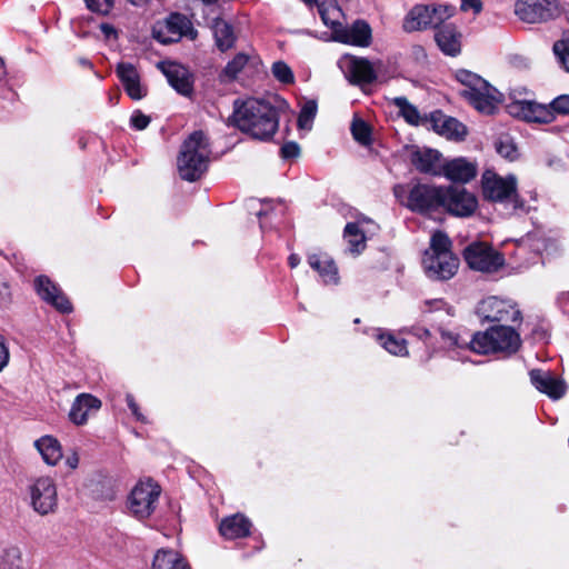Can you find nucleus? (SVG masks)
Returning a JSON list of instances; mask_svg holds the SVG:
<instances>
[{
    "instance_id": "f257e3e1",
    "label": "nucleus",
    "mask_w": 569,
    "mask_h": 569,
    "mask_svg": "<svg viewBox=\"0 0 569 569\" xmlns=\"http://www.w3.org/2000/svg\"><path fill=\"white\" fill-rule=\"evenodd\" d=\"M232 126L252 139L269 141L279 128V111L264 99H237L230 117Z\"/></svg>"
},
{
    "instance_id": "f03ea898",
    "label": "nucleus",
    "mask_w": 569,
    "mask_h": 569,
    "mask_svg": "<svg viewBox=\"0 0 569 569\" xmlns=\"http://www.w3.org/2000/svg\"><path fill=\"white\" fill-rule=\"evenodd\" d=\"M445 186L416 180L410 183H397L392 193L397 202L413 213L431 216L441 212Z\"/></svg>"
},
{
    "instance_id": "7ed1b4c3",
    "label": "nucleus",
    "mask_w": 569,
    "mask_h": 569,
    "mask_svg": "<svg viewBox=\"0 0 569 569\" xmlns=\"http://www.w3.org/2000/svg\"><path fill=\"white\" fill-rule=\"evenodd\" d=\"M210 143L202 130L190 133L182 142L177 157L179 177L188 182L200 180L209 169Z\"/></svg>"
},
{
    "instance_id": "20e7f679",
    "label": "nucleus",
    "mask_w": 569,
    "mask_h": 569,
    "mask_svg": "<svg viewBox=\"0 0 569 569\" xmlns=\"http://www.w3.org/2000/svg\"><path fill=\"white\" fill-rule=\"evenodd\" d=\"M511 325H490L483 331H476L470 339L471 351L486 356L502 353L508 357L517 353L522 340Z\"/></svg>"
},
{
    "instance_id": "39448f33",
    "label": "nucleus",
    "mask_w": 569,
    "mask_h": 569,
    "mask_svg": "<svg viewBox=\"0 0 569 569\" xmlns=\"http://www.w3.org/2000/svg\"><path fill=\"white\" fill-rule=\"evenodd\" d=\"M481 190L487 201L500 203L511 201L516 209L523 207L513 174L503 178L491 170H486L481 178Z\"/></svg>"
},
{
    "instance_id": "423d86ee",
    "label": "nucleus",
    "mask_w": 569,
    "mask_h": 569,
    "mask_svg": "<svg viewBox=\"0 0 569 569\" xmlns=\"http://www.w3.org/2000/svg\"><path fill=\"white\" fill-rule=\"evenodd\" d=\"M481 325L520 323L522 313L508 300L490 296L480 300L475 310Z\"/></svg>"
},
{
    "instance_id": "0eeeda50",
    "label": "nucleus",
    "mask_w": 569,
    "mask_h": 569,
    "mask_svg": "<svg viewBox=\"0 0 569 569\" xmlns=\"http://www.w3.org/2000/svg\"><path fill=\"white\" fill-rule=\"evenodd\" d=\"M462 258L471 270L485 273L497 272L506 262L501 252L483 241L469 243L462 251Z\"/></svg>"
},
{
    "instance_id": "6e6552de",
    "label": "nucleus",
    "mask_w": 569,
    "mask_h": 569,
    "mask_svg": "<svg viewBox=\"0 0 569 569\" xmlns=\"http://www.w3.org/2000/svg\"><path fill=\"white\" fill-rule=\"evenodd\" d=\"M161 487L153 479L139 481L128 498V508L138 519H148L156 510Z\"/></svg>"
},
{
    "instance_id": "1a4fd4ad",
    "label": "nucleus",
    "mask_w": 569,
    "mask_h": 569,
    "mask_svg": "<svg viewBox=\"0 0 569 569\" xmlns=\"http://www.w3.org/2000/svg\"><path fill=\"white\" fill-rule=\"evenodd\" d=\"M443 198L441 212H446L452 217H470L478 208L477 197L472 192H469L463 186H445Z\"/></svg>"
},
{
    "instance_id": "9d476101",
    "label": "nucleus",
    "mask_w": 569,
    "mask_h": 569,
    "mask_svg": "<svg viewBox=\"0 0 569 569\" xmlns=\"http://www.w3.org/2000/svg\"><path fill=\"white\" fill-rule=\"evenodd\" d=\"M515 13L527 23H540L559 16L557 0H517Z\"/></svg>"
},
{
    "instance_id": "9b49d317",
    "label": "nucleus",
    "mask_w": 569,
    "mask_h": 569,
    "mask_svg": "<svg viewBox=\"0 0 569 569\" xmlns=\"http://www.w3.org/2000/svg\"><path fill=\"white\" fill-rule=\"evenodd\" d=\"M33 290L47 305L63 315L71 313L73 306L57 282L47 274H39L33 279Z\"/></svg>"
},
{
    "instance_id": "f8f14e48",
    "label": "nucleus",
    "mask_w": 569,
    "mask_h": 569,
    "mask_svg": "<svg viewBox=\"0 0 569 569\" xmlns=\"http://www.w3.org/2000/svg\"><path fill=\"white\" fill-rule=\"evenodd\" d=\"M31 506L41 516L54 512L58 506L57 487L52 478L40 477L30 486Z\"/></svg>"
},
{
    "instance_id": "ddd939ff",
    "label": "nucleus",
    "mask_w": 569,
    "mask_h": 569,
    "mask_svg": "<svg viewBox=\"0 0 569 569\" xmlns=\"http://www.w3.org/2000/svg\"><path fill=\"white\" fill-rule=\"evenodd\" d=\"M333 39L340 43L367 48L372 42V29L363 19H357L349 27L331 24Z\"/></svg>"
},
{
    "instance_id": "4468645a",
    "label": "nucleus",
    "mask_w": 569,
    "mask_h": 569,
    "mask_svg": "<svg viewBox=\"0 0 569 569\" xmlns=\"http://www.w3.org/2000/svg\"><path fill=\"white\" fill-rule=\"evenodd\" d=\"M510 116L527 122L550 123L555 120L551 107L535 101H512L507 106Z\"/></svg>"
},
{
    "instance_id": "2eb2a0df",
    "label": "nucleus",
    "mask_w": 569,
    "mask_h": 569,
    "mask_svg": "<svg viewBox=\"0 0 569 569\" xmlns=\"http://www.w3.org/2000/svg\"><path fill=\"white\" fill-rule=\"evenodd\" d=\"M164 29L170 34L169 37L164 36L162 29H153L154 39L162 44L177 42L181 37L188 36L189 32L192 39L197 36V31L192 28L189 19L179 12H172L169 14L166 19Z\"/></svg>"
},
{
    "instance_id": "dca6fc26",
    "label": "nucleus",
    "mask_w": 569,
    "mask_h": 569,
    "mask_svg": "<svg viewBox=\"0 0 569 569\" xmlns=\"http://www.w3.org/2000/svg\"><path fill=\"white\" fill-rule=\"evenodd\" d=\"M426 120L430 122L435 132L450 140L462 141L468 134L467 127L458 119L447 116L437 109L430 112Z\"/></svg>"
},
{
    "instance_id": "f3484780",
    "label": "nucleus",
    "mask_w": 569,
    "mask_h": 569,
    "mask_svg": "<svg viewBox=\"0 0 569 569\" xmlns=\"http://www.w3.org/2000/svg\"><path fill=\"white\" fill-rule=\"evenodd\" d=\"M159 68L166 76L169 84L181 96L191 97L194 91L192 73L177 62H161Z\"/></svg>"
},
{
    "instance_id": "a211bd4d",
    "label": "nucleus",
    "mask_w": 569,
    "mask_h": 569,
    "mask_svg": "<svg viewBox=\"0 0 569 569\" xmlns=\"http://www.w3.org/2000/svg\"><path fill=\"white\" fill-rule=\"evenodd\" d=\"M459 258L452 254L423 257L422 263L427 276L432 280H449L458 271Z\"/></svg>"
},
{
    "instance_id": "6ab92c4d",
    "label": "nucleus",
    "mask_w": 569,
    "mask_h": 569,
    "mask_svg": "<svg viewBox=\"0 0 569 569\" xmlns=\"http://www.w3.org/2000/svg\"><path fill=\"white\" fill-rule=\"evenodd\" d=\"M345 60L347 61L346 77L351 84H372L377 80L373 64L367 58L347 54Z\"/></svg>"
},
{
    "instance_id": "aec40b11",
    "label": "nucleus",
    "mask_w": 569,
    "mask_h": 569,
    "mask_svg": "<svg viewBox=\"0 0 569 569\" xmlns=\"http://www.w3.org/2000/svg\"><path fill=\"white\" fill-rule=\"evenodd\" d=\"M116 74L130 99L137 101L147 96L148 89L141 84L140 74L132 63L119 62L116 67Z\"/></svg>"
},
{
    "instance_id": "412c9836",
    "label": "nucleus",
    "mask_w": 569,
    "mask_h": 569,
    "mask_svg": "<svg viewBox=\"0 0 569 569\" xmlns=\"http://www.w3.org/2000/svg\"><path fill=\"white\" fill-rule=\"evenodd\" d=\"M529 376L535 388L553 400L562 398L567 391L565 381L556 378L550 371L532 369Z\"/></svg>"
},
{
    "instance_id": "4be33fe9",
    "label": "nucleus",
    "mask_w": 569,
    "mask_h": 569,
    "mask_svg": "<svg viewBox=\"0 0 569 569\" xmlns=\"http://www.w3.org/2000/svg\"><path fill=\"white\" fill-rule=\"evenodd\" d=\"M462 34L457 26L449 22L436 26L435 41L440 51L449 57H457L461 52Z\"/></svg>"
},
{
    "instance_id": "5701e85b",
    "label": "nucleus",
    "mask_w": 569,
    "mask_h": 569,
    "mask_svg": "<svg viewBox=\"0 0 569 569\" xmlns=\"http://www.w3.org/2000/svg\"><path fill=\"white\" fill-rule=\"evenodd\" d=\"M102 406L101 400L91 393H80L73 400L69 419L76 426H83L88 422L90 415L96 413Z\"/></svg>"
},
{
    "instance_id": "b1692460",
    "label": "nucleus",
    "mask_w": 569,
    "mask_h": 569,
    "mask_svg": "<svg viewBox=\"0 0 569 569\" xmlns=\"http://www.w3.org/2000/svg\"><path fill=\"white\" fill-rule=\"evenodd\" d=\"M502 93L489 83L488 88L478 89L472 93L470 92L469 96L465 94L463 99L477 111L493 114L498 104L502 102Z\"/></svg>"
},
{
    "instance_id": "393cba45",
    "label": "nucleus",
    "mask_w": 569,
    "mask_h": 569,
    "mask_svg": "<svg viewBox=\"0 0 569 569\" xmlns=\"http://www.w3.org/2000/svg\"><path fill=\"white\" fill-rule=\"evenodd\" d=\"M252 522L243 513L224 517L219 523L220 535L228 540L242 539L251 535Z\"/></svg>"
},
{
    "instance_id": "a878e982",
    "label": "nucleus",
    "mask_w": 569,
    "mask_h": 569,
    "mask_svg": "<svg viewBox=\"0 0 569 569\" xmlns=\"http://www.w3.org/2000/svg\"><path fill=\"white\" fill-rule=\"evenodd\" d=\"M441 153L438 150L430 148H416L410 153V163L421 173L440 176L442 167L439 162Z\"/></svg>"
},
{
    "instance_id": "bb28decb",
    "label": "nucleus",
    "mask_w": 569,
    "mask_h": 569,
    "mask_svg": "<svg viewBox=\"0 0 569 569\" xmlns=\"http://www.w3.org/2000/svg\"><path fill=\"white\" fill-rule=\"evenodd\" d=\"M441 174L452 182L467 183L477 176V167L465 158H457L442 166Z\"/></svg>"
},
{
    "instance_id": "cd10ccee",
    "label": "nucleus",
    "mask_w": 569,
    "mask_h": 569,
    "mask_svg": "<svg viewBox=\"0 0 569 569\" xmlns=\"http://www.w3.org/2000/svg\"><path fill=\"white\" fill-rule=\"evenodd\" d=\"M311 269L318 272L326 283H338V267L327 252H312L307 256Z\"/></svg>"
},
{
    "instance_id": "c85d7f7f",
    "label": "nucleus",
    "mask_w": 569,
    "mask_h": 569,
    "mask_svg": "<svg viewBox=\"0 0 569 569\" xmlns=\"http://www.w3.org/2000/svg\"><path fill=\"white\" fill-rule=\"evenodd\" d=\"M436 26H438V22L433 19L429 4L415 6L403 21V29L407 32L426 30L428 28L436 29Z\"/></svg>"
},
{
    "instance_id": "c756f323",
    "label": "nucleus",
    "mask_w": 569,
    "mask_h": 569,
    "mask_svg": "<svg viewBox=\"0 0 569 569\" xmlns=\"http://www.w3.org/2000/svg\"><path fill=\"white\" fill-rule=\"evenodd\" d=\"M211 30L214 44L219 51L227 52L234 48L238 36L230 22L217 17L212 20Z\"/></svg>"
},
{
    "instance_id": "7c9ffc66",
    "label": "nucleus",
    "mask_w": 569,
    "mask_h": 569,
    "mask_svg": "<svg viewBox=\"0 0 569 569\" xmlns=\"http://www.w3.org/2000/svg\"><path fill=\"white\" fill-rule=\"evenodd\" d=\"M151 569H192L187 558L180 552L161 548L153 556Z\"/></svg>"
},
{
    "instance_id": "2f4dec72",
    "label": "nucleus",
    "mask_w": 569,
    "mask_h": 569,
    "mask_svg": "<svg viewBox=\"0 0 569 569\" xmlns=\"http://www.w3.org/2000/svg\"><path fill=\"white\" fill-rule=\"evenodd\" d=\"M43 461L49 466H56L62 458V449L57 438L43 436L34 442Z\"/></svg>"
},
{
    "instance_id": "473e14b6",
    "label": "nucleus",
    "mask_w": 569,
    "mask_h": 569,
    "mask_svg": "<svg viewBox=\"0 0 569 569\" xmlns=\"http://www.w3.org/2000/svg\"><path fill=\"white\" fill-rule=\"evenodd\" d=\"M249 60L250 57L247 53L238 52L219 72V82L223 84L234 82L248 64Z\"/></svg>"
},
{
    "instance_id": "72a5a7b5",
    "label": "nucleus",
    "mask_w": 569,
    "mask_h": 569,
    "mask_svg": "<svg viewBox=\"0 0 569 569\" xmlns=\"http://www.w3.org/2000/svg\"><path fill=\"white\" fill-rule=\"evenodd\" d=\"M452 241L442 230H436L430 238V247L425 251L423 257H439L452 254Z\"/></svg>"
},
{
    "instance_id": "f704fd0d",
    "label": "nucleus",
    "mask_w": 569,
    "mask_h": 569,
    "mask_svg": "<svg viewBox=\"0 0 569 569\" xmlns=\"http://www.w3.org/2000/svg\"><path fill=\"white\" fill-rule=\"evenodd\" d=\"M343 236L348 241L350 252L359 254L366 249L367 238L357 222H348L345 227Z\"/></svg>"
},
{
    "instance_id": "c9c22d12",
    "label": "nucleus",
    "mask_w": 569,
    "mask_h": 569,
    "mask_svg": "<svg viewBox=\"0 0 569 569\" xmlns=\"http://www.w3.org/2000/svg\"><path fill=\"white\" fill-rule=\"evenodd\" d=\"M456 78L461 84L466 87V89L460 91L461 98H465V94L469 96L470 92L472 93L478 89L489 87V82L487 80L469 70H459L456 74Z\"/></svg>"
},
{
    "instance_id": "e433bc0d",
    "label": "nucleus",
    "mask_w": 569,
    "mask_h": 569,
    "mask_svg": "<svg viewBox=\"0 0 569 569\" xmlns=\"http://www.w3.org/2000/svg\"><path fill=\"white\" fill-rule=\"evenodd\" d=\"M350 132L355 141L363 147H370L373 142L372 126L359 117H353Z\"/></svg>"
},
{
    "instance_id": "4c0bfd02",
    "label": "nucleus",
    "mask_w": 569,
    "mask_h": 569,
    "mask_svg": "<svg viewBox=\"0 0 569 569\" xmlns=\"http://www.w3.org/2000/svg\"><path fill=\"white\" fill-rule=\"evenodd\" d=\"M393 104L399 109V114L405 121L411 126H419L420 123L428 122L426 118H421L416 106L410 103L406 97H396Z\"/></svg>"
},
{
    "instance_id": "58836bf2",
    "label": "nucleus",
    "mask_w": 569,
    "mask_h": 569,
    "mask_svg": "<svg viewBox=\"0 0 569 569\" xmlns=\"http://www.w3.org/2000/svg\"><path fill=\"white\" fill-rule=\"evenodd\" d=\"M380 345L393 356H407V341L402 338H397L392 333H380L378 335Z\"/></svg>"
},
{
    "instance_id": "ea45409f",
    "label": "nucleus",
    "mask_w": 569,
    "mask_h": 569,
    "mask_svg": "<svg viewBox=\"0 0 569 569\" xmlns=\"http://www.w3.org/2000/svg\"><path fill=\"white\" fill-rule=\"evenodd\" d=\"M0 569H26L19 547L6 548L0 556Z\"/></svg>"
},
{
    "instance_id": "a19ab883",
    "label": "nucleus",
    "mask_w": 569,
    "mask_h": 569,
    "mask_svg": "<svg viewBox=\"0 0 569 569\" xmlns=\"http://www.w3.org/2000/svg\"><path fill=\"white\" fill-rule=\"evenodd\" d=\"M495 149L500 157L510 162L518 160L520 157L518 147L510 137L499 138L495 142Z\"/></svg>"
},
{
    "instance_id": "79ce46f5",
    "label": "nucleus",
    "mask_w": 569,
    "mask_h": 569,
    "mask_svg": "<svg viewBox=\"0 0 569 569\" xmlns=\"http://www.w3.org/2000/svg\"><path fill=\"white\" fill-rule=\"evenodd\" d=\"M271 71L273 77L283 84L295 83V74L291 68L282 60L272 63Z\"/></svg>"
},
{
    "instance_id": "37998d69",
    "label": "nucleus",
    "mask_w": 569,
    "mask_h": 569,
    "mask_svg": "<svg viewBox=\"0 0 569 569\" xmlns=\"http://www.w3.org/2000/svg\"><path fill=\"white\" fill-rule=\"evenodd\" d=\"M429 6L430 12H432V17L438 22V26L446 23L445 21L456 12V7L452 4L432 3Z\"/></svg>"
},
{
    "instance_id": "c03bdc74",
    "label": "nucleus",
    "mask_w": 569,
    "mask_h": 569,
    "mask_svg": "<svg viewBox=\"0 0 569 569\" xmlns=\"http://www.w3.org/2000/svg\"><path fill=\"white\" fill-rule=\"evenodd\" d=\"M89 11L107 17L114 8V0H83Z\"/></svg>"
},
{
    "instance_id": "a18cd8bd",
    "label": "nucleus",
    "mask_w": 569,
    "mask_h": 569,
    "mask_svg": "<svg viewBox=\"0 0 569 569\" xmlns=\"http://www.w3.org/2000/svg\"><path fill=\"white\" fill-rule=\"evenodd\" d=\"M317 110V101L307 100L299 112L298 127L303 128L308 122H311L316 118Z\"/></svg>"
},
{
    "instance_id": "49530a36",
    "label": "nucleus",
    "mask_w": 569,
    "mask_h": 569,
    "mask_svg": "<svg viewBox=\"0 0 569 569\" xmlns=\"http://www.w3.org/2000/svg\"><path fill=\"white\" fill-rule=\"evenodd\" d=\"M441 338L445 342L453 349H469L471 350L470 340L462 339L459 333L441 330Z\"/></svg>"
},
{
    "instance_id": "de8ad7c7",
    "label": "nucleus",
    "mask_w": 569,
    "mask_h": 569,
    "mask_svg": "<svg viewBox=\"0 0 569 569\" xmlns=\"http://www.w3.org/2000/svg\"><path fill=\"white\" fill-rule=\"evenodd\" d=\"M553 52L562 68L569 72V37L553 43Z\"/></svg>"
},
{
    "instance_id": "09e8293b",
    "label": "nucleus",
    "mask_w": 569,
    "mask_h": 569,
    "mask_svg": "<svg viewBox=\"0 0 569 569\" xmlns=\"http://www.w3.org/2000/svg\"><path fill=\"white\" fill-rule=\"evenodd\" d=\"M300 146L296 141H287L280 148V157L283 160L297 159L300 156Z\"/></svg>"
},
{
    "instance_id": "8fccbe9b",
    "label": "nucleus",
    "mask_w": 569,
    "mask_h": 569,
    "mask_svg": "<svg viewBox=\"0 0 569 569\" xmlns=\"http://www.w3.org/2000/svg\"><path fill=\"white\" fill-rule=\"evenodd\" d=\"M151 122V118L144 114L141 110H134L130 117L131 128L141 131L144 130Z\"/></svg>"
},
{
    "instance_id": "3c124183",
    "label": "nucleus",
    "mask_w": 569,
    "mask_h": 569,
    "mask_svg": "<svg viewBox=\"0 0 569 569\" xmlns=\"http://www.w3.org/2000/svg\"><path fill=\"white\" fill-rule=\"evenodd\" d=\"M553 116L569 114V94H562L555 98L550 103Z\"/></svg>"
},
{
    "instance_id": "603ef678",
    "label": "nucleus",
    "mask_w": 569,
    "mask_h": 569,
    "mask_svg": "<svg viewBox=\"0 0 569 569\" xmlns=\"http://www.w3.org/2000/svg\"><path fill=\"white\" fill-rule=\"evenodd\" d=\"M12 302V292L8 279L0 274V306L8 307Z\"/></svg>"
},
{
    "instance_id": "864d4df0",
    "label": "nucleus",
    "mask_w": 569,
    "mask_h": 569,
    "mask_svg": "<svg viewBox=\"0 0 569 569\" xmlns=\"http://www.w3.org/2000/svg\"><path fill=\"white\" fill-rule=\"evenodd\" d=\"M126 402L128 405V408L130 409L132 416L139 420V421H144V417L142 416V413L140 412V407L139 405L137 403L136 401V398L131 393H127L126 395Z\"/></svg>"
},
{
    "instance_id": "5fc2aeb1",
    "label": "nucleus",
    "mask_w": 569,
    "mask_h": 569,
    "mask_svg": "<svg viewBox=\"0 0 569 569\" xmlns=\"http://www.w3.org/2000/svg\"><path fill=\"white\" fill-rule=\"evenodd\" d=\"M460 9L461 11L472 10L475 13H480L482 11V2L481 0H461Z\"/></svg>"
},
{
    "instance_id": "6e6d98bb",
    "label": "nucleus",
    "mask_w": 569,
    "mask_h": 569,
    "mask_svg": "<svg viewBox=\"0 0 569 569\" xmlns=\"http://www.w3.org/2000/svg\"><path fill=\"white\" fill-rule=\"evenodd\" d=\"M10 358L9 349L3 336H0V371L8 365Z\"/></svg>"
},
{
    "instance_id": "4d7b16f0",
    "label": "nucleus",
    "mask_w": 569,
    "mask_h": 569,
    "mask_svg": "<svg viewBox=\"0 0 569 569\" xmlns=\"http://www.w3.org/2000/svg\"><path fill=\"white\" fill-rule=\"evenodd\" d=\"M410 333L420 340H427L431 337V332L429 329H427L425 327H419V326H413L410 329Z\"/></svg>"
},
{
    "instance_id": "13d9d810",
    "label": "nucleus",
    "mask_w": 569,
    "mask_h": 569,
    "mask_svg": "<svg viewBox=\"0 0 569 569\" xmlns=\"http://www.w3.org/2000/svg\"><path fill=\"white\" fill-rule=\"evenodd\" d=\"M411 52H412V56L417 60L426 59L427 58V52H426L425 48L422 46H420V44L412 46Z\"/></svg>"
},
{
    "instance_id": "bf43d9fd",
    "label": "nucleus",
    "mask_w": 569,
    "mask_h": 569,
    "mask_svg": "<svg viewBox=\"0 0 569 569\" xmlns=\"http://www.w3.org/2000/svg\"><path fill=\"white\" fill-rule=\"evenodd\" d=\"M100 30L101 32L107 37L109 38L110 36H117V30L116 28L110 24V23H107V22H103L100 24Z\"/></svg>"
},
{
    "instance_id": "052dcab7",
    "label": "nucleus",
    "mask_w": 569,
    "mask_h": 569,
    "mask_svg": "<svg viewBox=\"0 0 569 569\" xmlns=\"http://www.w3.org/2000/svg\"><path fill=\"white\" fill-rule=\"evenodd\" d=\"M300 263V257L297 254V253H291L289 257H288V266L293 269L296 267H298Z\"/></svg>"
},
{
    "instance_id": "680f3d73",
    "label": "nucleus",
    "mask_w": 569,
    "mask_h": 569,
    "mask_svg": "<svg viewBox=\"0 0 569 569\" xmlns=\"http://www.w3.org/2000/svg\"><path fill=\"white\" fill-rule=\"evenodd\" d=\"M67 465L71 469H76L78 467V465H79V457H78V455L76 452L72 456L67 458Z\"/></svg>"
},
{
    "instance_id": "e2e57ef3",
    "label": "nucleus",
    "mask_w": 569,
    "mask_h": 569,
    "mask_svg": "<svg viewBox=\"0 0 569 569\" xmlns=\"http://www.w3.org/2000/svg\"><path fill=\"white\" fill-rule=\"evenodd\" d=\"M78 62L83 68H87V69H90V70L93 69V63L89 59H87V58H79Z\"/></svg>"
},
{
    "instance_id": "0e129e2a",
    "label": "nucleus",
    "mask_w": 569,
    "mask_h": 569,
    "mask_svg": "<svg viewBox=\"0 0 569 569\" xmlns=\"http://www.w3.org/2000/svg\"><path fill=\"white\" fill-rule=\"evenodd\" d=\"M318 11H319V14H320L321 20L323 21V23L326 26H329V21L327 19V14H326V9L322 6H319L318 7Z\"/></svg>"
},
{
    "instance_id": "69168bd1",
    "label": "nucleus",
    "mask_w": 569,
    "mask_h": 569,
    "mask_svg": "<svg viewBox=\"0 0 569 569\" xmlns=\"http://www.w3.org/2000/svg\"><path fill=\"white\" fill-rule=\"evenodd\" d=\"M306 6L312 8L313 6L319 7V0H301Z\"/></svg>"
},
{
    "instance_id": "338daca9",
    "label": "nucleus",
    "mask_w": 569,
    "mask_h": 569,
    "mask_svg": "<svg viewBox=\"0 0 569 569\" xmlns=\"http://www.w3.org/2000/svg\"><path fill=\"white\" fill-rule=\"evenodd\" d=\"M4 66V61L3 59L0 57V68H2Z\"/></svg>"
}]
</instances>
